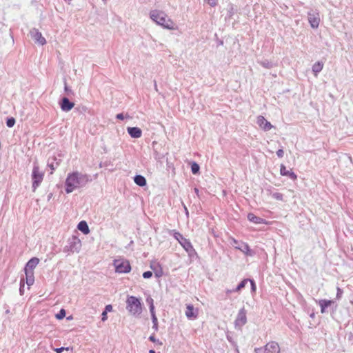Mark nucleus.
<instances>
[{"label": "nucleus", "instance_id": "48", "mask_svg": "<svg viewBox=\"0 0 353 353\" xmlns=\"http://www.w3.org/2000/svg\"><path fill=\"white\" fill-rule=\"evenodd\" d=\"M194 192L198 195L199 194V190L198 188H194Z\"/></svg>", "mask_w": 353, "mask_h": 353}, {"label": "nucleus", "instance_id": "12", "mask_svg": "<svg viewBox=\"0 0 353 353\" xmlns=\"http://www.w3.org/2000/svg\"><path fill=\"white\" fill-rule=\"evenodd\" d=\"M308 21L312 28H317L320 23L319 13L317 11H311L307 13Z\"/></svg>", "mask_w": 353, "mask_h": 353}, {"label": "nucleus", "instance_id": "49", "mask_svg": "<svg viewBox=\"0 0 353 353\" xmlns=\"http://www.w3.org/2000/svg\"><path fill=\"white\" fill-rule=\"evenodd\" d=\"M310 316L311 318H314V317L315 316V314H314V312H312V313H311V314H310Z\"/></svg>", "mask_w": 353, "mask_h": 353}, {"label": "nucleus", "instance_id": "51", "mask_svg": "<svg viewBox=\"0 0 353 353\" xmlns=\"http://www.w3.org/2000/svg\"><path fill=\"white\" fill-rule=\"evenodd\" d=\"M149 353H156L154 350H149Z\"/></svg>", "mask_w": 353, "mask_h": 353}, {"label": "nucleus", "instance_id": "3", "mask_svg": "<svg viewBox=\"0 0 353 353\" xmlns=\"http://www.w3.org/2000/svg\"><path fill=\"white\" fill-rule=\"evenodd\" d=\"M126 309L133 316H138L142 312V306L139 299L129 296L126 300Z\"/></svg>", "mask_w": 353, "mask_h": 353}, {"label": "nucleus", "instance_id": "6", "mask_svg": "<svg viewBox=\"0 0 353 353\" xmlns=\"http://www.w3.org/2000/svg\"><path fill=\"white\" fill-rule=\"evenodd\" d=\"M170 233L173 234V236L174 237V239L177 240V241L185 249L186 252H191L194 251V248L191 242L188 239H185L182 234L174 230H171Z\"/></svg>", "mask_w": 353, "mask_h": 353}, {"label": "nucleus", "instance_id": "8", "mask_svg": "<svg viewBox=\"0 0 353 353\" xmlns=\"http://www.w3.org/2000/svg\"><path fill=\"white\" fill-rule=\"evenodd\" d=\"M115 271L118 273H128L131 270L130 262L125 259H115L113 261Z\"/></svg>", "mask_w": 353, "mask_h": 353}, {"label": "nucleus", "instance_id": "30", "mask_svg": "<svg viewBox=\"0 0 353 353\" xmlns=\"http://www.w3.org/2000/svg\"><path fill=\"white\" fill-rule=\"evenodd\" d=\"M200 167L196 162H192L191 164V171L194 174H196L199 172Z\"/></svg>", "mask_w": 353, "mask_h": 353}, {"label": "nucleus", "instance_id": "28", "mask_svg": "<svg viewBox=\"0 0 353 353\" xmlns=\"http://www.w3.org/2000/svg\"><path fill=\"white\" fill-rule=\"evenodd\" d=\"M150 314H151V317H152V323H153L152 328L155 331H157L158 330V320H157V317L156 316L155 312L150 313Z\"/></svg>", "mask_w": 353, "mask_h": 353}, {"label": "nucleus", "instance_id": "9", "mask_svg": "<svg viewBox=\"0 0 353 353\" xmlns=\"http://www.w3.org/2000/svg\"><path fill=\"white\" fill-rule=\"evenodd\" d=\"M231 244L235 248V249L239 250L247 256H252L254 254L247 243L239 241L232 238Z\"/></svg>", "mask_w": 353, "mask_h": 353}, {"label": "nucleus", "instance_id": "23", "mask_svg": "<svg viewBox=\"0 0 353 353\" xmlns=\"http://www.w3.org/2000/svg\"><path fill=\"white\" fill-rule=\"evenodd\" d=\"M77 228L85 234L90 232L89 227L85 221H80L77 225Z\"/></svg>", "mask_w": 353, "mask_h": 353}, {"label": "nucleus", "instance_id": "13", "mask_svg": "<svg viewBox=\"0 0 353 353\" xmlns=\"http://www.w3.org/2000/svg\"><path fill=\"white\" fill-rule=\"evenodd\" d=\"M257 124L259 126L263 129L264 131H269L272 128V125L267 121L263 116H259L257 117L256 121Z\"/></svg>", "mask_w": 353, "mask_h": 353}, {"label": "nucleus", "instance_id": "16", "mask_svg": "<svg viewBox=\"0 0 353 353\" xmlns=\"http://www.w3.org/2000/svg\"><path fill=\"white\" fill-rule=\"evenodd\" d=\"M39 259L37 257H33L30 259L27 263L26 264L24 270L25 272L29 273L30 272H34V269L36 268V266L39 264Z\"/></svg>", "mask_w": 353, "mask_h": 353}, {"label": "nucleus", "instance_id": "53", "mask_svg": "<svg viewBox=\"0 0 353 353\" xmlns=\"http://www.w3.org/2000/svg\"><path fill=\"white\" fill-rule=\"evenodd\" d=\"M223 43V41H221L219 42V44H220V45H222Z\"/></svg>", "mask_w": 353, "mask_h": 353}, {"label": "nucleus", "instance_id": "47", "mask_svg": "<svg viewBox=\"0 0 353 353\" xmlns=\"http://www.w3.org/2000/svg\"><path fill=\"white\" fill-rule=\"evenodd\" d=\"M236 292V291H233V289H232V290H228L226 291V293H227V294H230V293H232V292Z\"/></svg>", "mask_w": 353, "mask_h": 353}, {"label": "nucleus", "instance_id": "10", "mask_svg": "<svg viewBox=\"0 0 353 353\" xmlns=\"http://www.w3.org/2000/svg\"><path fill=\"white\" fill-rule=\"evenodd\" d=\"M247 312L244 307L239 310L237 316L234 321L236 327L241 329L247 323Z\"/></svg>", "mask_w": 353, "mask_h": 353}, {"label": "nucleus", "instance_id": "17", "mask_svg": "<svg viewBox=\"0 0 353 353\" xmlns=\"http://www.w3.org/2000/svg\"><path fill=\"white\" fill-rule=\"evenodd\" d=\"M318 304L321 307V312L322 314L327 312V309L332 307L335 304V302L332 300L321 299L318 301Z\"/></svg>", "mask_w": 353, "mask_h": 353}, {"label": "nucleus", "instance_id": "36", "mask_svg": "<svg viewBox=\"0 0 353 353\" xmlns=\"http://www.w3.org/2000/svg\"><path fill=\"white\" fill-rule=\"evenodd\" d=\"M152 276V272L151 271H146L145 272H143V277L144 279H150L151 278Z\"/></svg>", "mask_w": 353, "mask_h": 353}, {"label": "nucleus", "instance_id": "4", "mask_svg": "<svg viewBox=\"0 0 353 353\" xmlns=\"http://www.w3.org/2000/svg\"><path fill=\"white\" fill-rule=\"evenodd\" d=\"M81 248V242L77 236H72L68 240V244L63 248L64 252H79Z\"/></svg>", "mask_w": 353, "mask_h": 353}, {"label": "nucleus", "instance_id": "38", "mask_svg": "<svg viewBox=\"0 0 353 353\" xmlns=\"http://www.w3.org/2000/svg\"><path fill=\"white\" fill-rule=\"evenodd\" d=\"M284 152L283 149H279L276 151V155L279 158H282L283 157Z\"/></svg>", "mask_w": 353, "mask_h": 353}, {"label": "nucleus", "instance_id": "29", "mask_svg": "<svg viewBox=\"0 0 353 353\" xmlns=\"http://www.w3.org/2000/svg\"><path fill=\"white\" fill-rule=\"evenodd\" d=\"M146 302L148 303L149 305V308H150V313H154L155 312H154V301H153V299L150 296L148 297L146 299Z\"/></svg>", "mask_w": 353, "mask_h": 353}, {"label": "nucleus", "instance_id": "39", "mask_svg": "<svg viewBox=\"0 0 353 353\" xmlns=\"http://www.w3.org/2000/svg\"><path fill=\"white\" fill-rule=\"evenodd\" d=\"M342 294V290L339 288H337L336 299H339L341 297Z\"/></svg>", "mask_w": 353, "mask_h": 353}, {"label": "nucleus", "instance_id": "40", "mask_svg": "<svg viewBox=\"0 0 353 353\" xmlns=\"http://www.w3.org/2000/svg\"><path fill=\"white\" fill-rule=\"evenodd\" d=\"M68 350V347L65 348V347H61L55 348V349H54V351H55L57 353H61V352H63V350Z\"/></svg>", "mask_w": 353, "mask_h": 353}, {"label": "nucleus", "instance_id": "54", "mask_svg": "<svg viewBox=\"0 0 353 353\" xmlns=\"http://www.w3.org/2000/svg\"><path fill=\"white\" fill-rule=\"evenodd\" d=\"M227 339L228 340H231V338H229L228 336L227 337Z\"/></svg>", "mask_w": 353, "mask_h": 353}, {"label": "nucleus", "instance_id": "52", "mask_svg": "<svg viewBox=\"0 0 353 353\" xmlns=\"http://www.w3.org/2000/svg\"><path fill=\"white\" fill-rule=\"evenodd\" d=\"M157 83H155V84H154V88H155L156 90H157Z\"/></svg>", "mask_w": 353, "mask_h": 353}, {"label": "nucleus", "instance_id": "33", "mask_svg": "<svg viewBox=\"0 0 353 353\" xmlns=\"http://www.w3.org/2000/svg\"><path fill=\"white\" fill-rule=\"evenodd\" d=\"M65 311L64 309H61L59 311V312L57 314H56V318L57 319L61 320V319H63L65 317Z\"/></svg>", "mask_w": 353, "mask_h": 353}, {"label": "nucleus", "instance_id": "34", "mask_svg": "<svg viewBox=\"0 0 353 353\" xmlns=\"http://www.w3.org/2000/svg\"><path fill=\"white\" fill-rule=\"evenodd\" d=\"M149 340L153 343H158L159 345H161L163 343L162 342H161L159 339H156L155 336L154 334L151 335L150 337H149Z\"/></svg>", "mask_w": 353, "mask_h": 353}, {"label": "nucleus", "instance_id": "37", "mask_svg": "<svg viewBox=\"0 0 353 353\" xmlns=\"http://www.w3.org/2000/svg\"><path fill=\"white\" fill-rule=\"evenodd\" d=\"M64 90L68 95L73 93L72 90L67 85L66 82H65Z\"/></svg>", "mask_w": 353, "mask_h": 353}, {"label": "nucleus", "instance_id": "44", "mask_svg": "<svg viewBox=\"0 0 353 353\" xmlns=\"http://www.w3.org/2000/svg\"><path fill=\"white\" fill-rule=\"evenodd\" d=\"M208 3L212 7L216 5V3L214 0H206Z\"/></svg>", "mask_w": 353, "mask_h": 353}, {"label": "nucleus", "instance_id": "1", "mask_svg": "<svg viewBox=\"0 0 353 353\" xmlns=\"http://www.w3.org/2000/svg\"><path fill=\"white\" fill-rule=\"evenodd\" d=\"M91 181L90 176L86 174H82L77 171L69 173L65 182V192L71 193L76 189L85 186Z\"/></svg>", "mask_w": 353, "mask_h": 353}, {"label": "nucleus", "instance_id": "19", "mask_svg": "<svg viewBox=\"0 0 353 353\" xmlns=\"http://www.w3.org/2000/svg\"><path fill=\"white\" fill-rule=\"evenodd\" d=\"M127 131L132 138H140L142 135L141 130L138 127H128Z\"/></svg>", "mask_w": 353, "mask_h": 353}, {"label": "nucleus", "instance_id": "11", "mask_svg": "<svg viewBox=\"0 0 353 353\" xmlns=\"http://www.w3.org/2000/svg\"><path fill=\"white\" fill-rule=\"evenodd\" d=\"M30 34L32 39L38 44L43 46L46 43V39L42 36V34L37 28H32L30 31Z\"/></svg>", "mask_w": 353, "mask_h": 353}, {"label": "nucleus", "instance_id": "14", "mask_svg": "<svg viewBox=\"0 0 353 353\" xmlns=\"http://www.w3.org/2000/svg\"><path fill=\"white\" fill-rule=\"evenodd\" d=\"M61 157V154H59V158H57L55 156H53L48 159V166L51 169V173H52L53 171L59 165L62 160Z\"/></svg>", "mask_w": 353, "mask_h": 353}, {"label": "nucleus", "instance_id": "46", "mask_svg": "<svg viewBox=\"0 0 353 353\" xmlns=\"http://www.w3.org/2000/svg\"><path fill=\"white\" fill-rule=\"evenodd\" d=\"M155 276L157 277H160L162 276V271L160 270L159 272H155Z\"/></svg>", "mask_w": 353, "mask_h": 353}, {"label": "nucleus", "instance_id": "7", "mask_svg": "<svg viewBox=\"0 0 353 353\" xmlns=\"http://www.w3.org/2000/svg\"><path fill=\"white\" fill-rule=\"evenodd\" d=\"M255 353H279L280 347L277 342L270 341L268 343L263 347H256Z\"/></svg>", "mask_w": 353, "mask_h": 353}, {"label": "nucleus", "instance_id": "35", "mask_svg": "<svg viewBox=\"0 0 353 353\" xmlns=\"http://www.w3.org/2000/svg\"><path fill=\"white\" fill-rule=\"evenodd\" d=\"M23 288H24V279H21V281H20V288H19V292H20L21 295L23 294V291H24Z\"/></svg>", "mask_w": 353, "mask_h": 353}, {"label": "nucleus", "instance_id": "55", "mask_svg": "<svg viewBox=\"0 0 353 353\" xmlns=\"http://www.w3.org/2000/svg\"><path fill=\"white\" fill-rule=\"evenodd\" d=\"M227 339L228 340H231V338H229L228 336L227 337Z\"/></svg>", "mask_w": 353, "mask_h": 353}, {"label": "nucleus", "instance_id": "18", "mask_svg": "<svg viewBox=\"0 0 353 353\" xmlns=\"http://www.w3.org/2000/svg\"><path fill=\"white\" fill-rule=\"evenodd\" d=\"M280 174L282 176H287L293 181L297 179L296 174L292 170H287L286 167L281 164L280 166Z\"/></svg>", "mask_w": 353, "mask_h": 353}, {"label": "nucleus", "instance_id": "20", "mask_svg": "<svg viewBox=\"0 0 353 353\" xmlns=\"http://www.w3.org/2000/svg\"><path fill=\"white\" fill-rule=\"evenodd\" d=\"M198 312L197 311H194V306L191 304L187 305L185 310V316L188 319H196L197 317Z\"/></svg>", "mask_w": 353, "mask_h": 353}, {"label": "nucleus", "instance_id": "41", "mask_svg": "<svg viewBox=\"0 0 353 353\" xmlns=\"http://www.w3.org/2000/svg\"><path fill=\"white\" fill-rule=\"evenodd\" d=\"M112 310V306L111 305H107L105 307V310L106 312H111Z\"/></svg>", "mask_w": 353, "mask_h": 353}, {"label": "nucleus", "instance_id": "24", "mask_svg": "<svg viewBox=\"0 0 353 353\" xmlns=\"http://www.w3.org/2000/svg\"><path fill=\"white\" fill-rule=\"evenodd\" d=\"M323 64L321 62L318 61V62L315 63L312 65V72H314V75L316 76L318 74V73H319L323 70Z\"/></svg>", "mask_w": 353, "mask_h": 353}, {"label": "nucleus", "instance_id": "21", "mask_svg": "<svg viewBox=\"0 0 353 353\" xmlns=\"http://www.w3.org/2000/svg\"><path fill=\"white\" fill-rule=\"evenodd\" d=\"M248 219L254 223L256 224H261V223H265V220L263 218H261L259 216H256L253 213H249L248 214Z\"/></svg>", "mask_w": 353, "mask_h": 353}, {"label": "nucleus", "instance_id": "15", "mask_svg": "<svg viewBox=\"0 0 353 353\" xmlns=\"http://www.w3.org/2000/svg\"><path fill=\"white\" fill-rule=\"evenodd\" d=\"M59 105L63 112H68L74 106V103L71 102L67 97H63L59 102Z\"/></svg>", "mask_w": 353, "mask_h": 353}, {"label": "nucleus", "instance_id": "45", "mask_svg": "<svg viewBox=\"0 0 353 353\" xmlns=\"http://www.w3.org/2000/svg\"><path fill=\"white\" fill-rule=\"evenodd\" d=\"M116 118L120 120H123L124 119V116L122 113L117 114Z\"/></svg>", "mask_w": 353, "mask_h": 353}, {"label": "nucleus", "instance_id": "32", "mask_svg": "<svg viewBox=\"0 0 353 353\" xmlns=\"http://www.w3.org/2000/svg\"><path fill=\"white\" fill-rule=\"evenodd\" d=\"M272 196L278 201H282L283 199V195L279 192H274L272 194Z\"/></svg>", "mask_w": 353, "mask_h": 353}, {"label": "nucleus", "instance_id": "42", "mask_svg": "<svg viewBox=\"0 0 353 353\" xmlns=\"http://www.w3.org/2000/svg\"><path fill=\"white\" fill-rule=\"evenodd\" d=\"M249 281L250 282L251 285H252V291H255V290H256V285H255L254 281L253 280H250V279H249Z\"/></svg>", "mask_w": 353, "mask_h": 353}, {"label": "nucleus", "instance_id": "25", "mask_svg": "<svg viewBox=\"0 0 353 353\" xmlns=\"http://www.w3.org/2000/svg\"><path fill=\"white\" fill-rule=\"evenodd\" d=\"M25 274H26V284L28 286L32 285L34 281V272H29V273L25 272Z\"/></svg>", "mask_w": 353, "mask_h": 353}, {"label": "nucleus", "instance_id": "31", "mask_svg": "<svg viewBox=\"0 0 353 353\" xmlns=\"http://www.w3.org/2000/svg\"><path fill=\"white\" fill-rule=\"evenodd\" d=\"M15 122L16 121H15L14 118H13V117L8 118L6 120V125L8 128H12L14 125Z\"/></svg>", "mask_w": 353, "mask_h": 353}, {"label": "nucleus", "instance_id": "27", "mask_svg": "<svg viewBox=\"0 0 353 353\" xmlns=\"http://www.w3.org/2000/svg\"><path fill=\"white\" fill-rule=\"evenodd\" d=\"M249 281V279H245L241 281V283L236 286V288L233 289V291L239 292L245 288V285Z\"/></svg>", "mask_w": 353, "mask_h": 353}, {"label": "nucleus", "instance_id": "43", "mask_svg": "<svg viewBox=\"0 0 353 353\" xmlns=\"http://www.w3.org/2000/svg\"><path fill=\"white\" fill-rule=\"evenodd\" d=\"M101 316H102L101 320H102L103 321H105L107 319V318H108V317H107V312H106L105 311H103V312H102Z\"/></svg>", "mask_w": 353, "mask_h": 353}, {"label": "nucleus", "instance_id": "56", "mask_svg": "<svg viewBox=\"0 0 353 353\" xmlns=\"http://www.w3.org/2000/svg\"><path fill=\"white\" fill-rule=\"evenodd\" d=\"M104 3H106L107 0H102Z\"/></svg>", "mask_w": 353, "mask_h": 353}, {"label": "nucleus", "instance_id": "50", "mask_svg": "<svg viewBox=\"0 0 353 353\" xmlns=\"http://www.w3.org/2000/svg\"><path fill=\"white\" fill-rule=\"evenodd\" d=\"M185 212H186V214L188 215V210L186 207H185Z\"/></svg>", "mask_w": 353, "mask_h": 353}, {"label": "nucleus", "instance_id": "2", "mask_svg": "<svg viewBox=\"0 0 353 353\" xmlns=\"http://www.w3.org/2000/svg\"><path fill=\"white\" fill-rule=\"evenodd\" d=\"M150 19L157 24L168 30H174V23L161 10H153L150 12Z\"/></svg>", "mask_w": 353, "mask_h": 353}, {"label": "nucleus", "instance_id": "22", "mask_svg": "<svg viewBox=\"0 0 353 353\" xmlns=\"http://www.w3.org/2000/svg\"><path fill=\"white\" fill-rule=\"evenodd\" d=\"M134 181L137 185L141 187H143L146 185V179L142 175H136L134 178Z\"/></svg>", "mask_w": 353, "mask_h": 353}, {"label": "nucleus", "instance_id": "5", "mask_svg": "<svg viewBox=\"0 0 353 353\" xmlns=\"http://www.w3.org/2000/svg\"><path fill=\"white\" fill-rule=\"evenodd\" d=\"M44 174L39 170V165L37 163H34L32 180V191L34 192L36 189L40 185L43 179Z\"/></svg>", "mask_w": 353, "mask_h": 353}, {"label": "nucleus", "instance_id": "26", "mask_svg": "<svg viewBox=\"0 0 353 353\" xmlns=\"http://www.w3.org/2000/svg\"><path fill=\"white\" fill-rule=\"evenodd\" d=\"M258 63L261 66H263V68H267V69H270V68H273L274 65L271 61H270L267 59L263 60V61H260Z\"/></svg>", "mask_w": 353, "mask_h": 353}]
</instances>
